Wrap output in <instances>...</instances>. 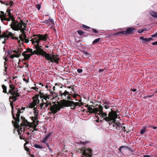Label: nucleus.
Returning a JSON list of instances; mask_svg holds the SVG:
<instances>
[{"label": "nucleus", "instance_id": "nucleus-1", "mask_svg": "<svg viewBox=\"0 0 157 157\" xmlns=\"http://www.w3.org/2000/svg\"><path fill=\"white\" fill-rule=\"evenodd\" d=\"M35 48L39 55L44 56L45 58L48 61L52 62H55L57 63H58L59 60V55L57 54H51L47 53L44 51L42 48H40L39 47L35 46Z\"/></svg>", "mask_w": 157, "mask_h": 157}, {"label": "nucleus", "instance_id": "nucleus-2", "mask_svg": "<svg viewBox=\"0 0 157 157\" xmlns=\"http://www.w3.org/2000/svg\"><path fill=\"white\" fill-rule=\"evenodd\" d=\"M98 107L100 117H102V118H103L102 120H101L100 122H101L103 120H105L107 122H111L113 120H114L117 117L118 115L117 113V111L111 110V111L109 113L108 116H107V113H106L103 112L102 106L101 105H99L98 106Z\"/></svg>", "mask_w": 157, "mask_h": 157}, {"label": "nucleus", "instance_id": "nucleus-3", "mask_svg": "<svg viewBox=\"0 0 157 157\" xmlns=\"http://www.w3.org/2000/svg\"><path fill=\"white\" fill-rule=\"evenodd\" d=\"M2 89H3V92L6 94L10 96V94L9 93V92L11 91L12 93H17L18 92V90L17 88H16L15 86L10 81L9 82V87L8 91L7 90V87L4 85H2Z\"/></svg>", "mask_w": 157, "mask_h": 157}, {"label": "nucleus", "instance_id": "nucleus-4", "mask_svg": "<svg viewBox=\"0 0 157 157\" xmlns=\"http://www.w3.org/2000/svg\"><path fill=\"white\" fill-rule=\"evenodd\" d=\"M35 37L32 38L31 40L33 44H34L35 43H38L40 42V40L46 41L47 39V37H48V36L47 34H45L44 35L42 34L34 35L33 36Z\"/></svg>", "mask_w": 157, "mask_h": 157}, {"label": "nucleus", "instance_id": "nucleus-5", "mask_svg": "<svg viewBox=\"0 0 157 157\" xmlns=\"http://www.w3.org/2000/svg\"><path fill=\"white\" fill-rule=\"evenodd\" d=\"M9 93L10 94V96L9 97V100L10 102V105L11 107L12 111H13V103L17 100L18 98L21 95L18 92L17 93L14 92V93H12L11 91H10Z\"/></svg>", "mask_w": 157, "mask_h": 157}, {"label": "nucleus", "instance_id": "nucleus-6", "mask_svg": "<svg viewBox=\"0 0 157 157\" xmlns=\"http://www.w3.org/2000/svg\"><path fill=\"white\" fill-rule=\"evenodd\" d=\"M137 31V30L133 27L127 28L125 31L117 33L116 34L119 35L133 34Z\"/></svg>", "mask_w": 157, "mask_h": 157}, {"label": "nucleus", "instance_id": "nucleus-7", "mask_svg": "<svg viewBox=\"0 0 157 157\" xmlns=\"http://www.w3.org/2000/svg\"><path fill=\"white\" fill-rule=\"evenodd\" d=\"M72 93V92H71L70 93L66 90H65L64 92H63L61 90H60L59 92V96H60L61 98L63 99H67L72 100V99L71 98L70 96L72 95V94H71Z\"/></svg>", "mask_w": 157, "mask_h": 157}, {"label": "nucleus", "instance_id": "nucleus-8", "mask_svg": "<svg viewBox=\"0 0 157 157\" xmlns=\"http://www.w3.org/2000/svg\"><path fill=\"white\" fill-rule=\"evenodd\" d=\"M17 23V21H15L13 23H11L10 25V28L13 30L15 31H19L20 30L22 34L25 33V30L26 28H22V27H20V26H17L16 23Z\"/></svg>", "mask_w": 157, "mask_h": 157}, {"label": "nucleus", "instance_id": "nucleus-9", "mask_svg": "<svg viewBox=\"0 0 157 157\" xmlns=\"http://www.w3.org/2000/svg\"><path fill=\"white\" fill-rule=\"evenodd\" d=\"M58 106V104H54V105L50 106L49 108H48V109H49L51 112H49L48 114H50L52 113L53 114V115L56 113L58 111L57 110V106Z\"/></svg>", "mask_w": 157, "mask_h": 157}, {"label": "nucleus", "instance_id": "nucleus-10", "mask_svg": "<svg viewBox=\"0 0 157 157\" xmlns=\"http://www.w3.org/2000/svg\"><path fill=\"white\" fill-rule=\"evenodd\" d=\"M67 101H66V102L68 103V105L67 106H69V107H73V108H71V109H75L76 107L77 106H81V105H80V103L78 102H74L73 101L70 100Z\"/></svg>", "mask_w": 157, "mask_h": 157}, {"label": "nucleus", "instance_id": "nucleus-11", "mask_svg": "<svg viewBox=\"0 0 157 157\" xmlns=\"http://www.w3.org/2000/svg\"><path fill=\"white\" fill-rule=\"evenodd\" d=\"M16 109L17 110V113L16 114V117H15V115L13 113V111H12V114L13 118L14 119L15 121H18L19 122L20 119L19 117L20 116V113H22L23 111L21 112L19 109L16 108Z\"/></svg>", "mask_w": 157, "mask_h": 157}, {"label": "nucleus", "instance_id": "nucleus-12", "mask_svg": "<svg viewBox=\"0 0 157 157\" xmlns=\"http://www.w3.org/2000/svg\"><path fill=\"white\" fill-rule=\"evenodd\" d=\"M66 101H67L65 99H63L60 102H61V104L60 105H58V106L57 107V111H59L62 108H64V107H69V106H67L68 105V104Z\"/></svg>", "mask_w": 157, "mask_h": 157}, {"label": "nucleus", "instance_id": "nucleus-13", "mask_svg": "<svg viewBox=\"0 0 157 157\" xmlns=\"http://www.w3.org/2000/svg\"><path fill=\"white\" fill-rule=\"evenodd\" d=\"M111 123V125L113 126V130L115 131L117 129V128H119V130L120 129V126H121V124L119 122H116V119L114 120H113Z\"/></svg>", "mask_w": 157, "mask_h": 157}, {"label": "nucleus", "instance_id": "nucleus-14", "mask_svg": "<svg viewBox=\"0 0 157 157\" xmlns=\"http://www.w3.org/2000/svg\"><path fill=\"white\" fill-rule=\"evenodd\" d=\"M82 154L85 156L84 157H92V151L90 148H86L83 152Z\"/></svg>", "mask_w": 157, "mask_h": 157}, {"label": "nucleus", "instance_id": "nucleus-15", "mask_svg": "<svg viewBox=\"0 0 157 157\" xmlns=\"http://www.w3.org/2000/svg\"><path fill=\"white\" fill-rule=\"evenodd\" d=\"M11 10L10 9H8L6 10V12L7 13V14H6L7 16H8L9 17L7 18L9 19L10 21V20L12 21L11 23H13L16 21L15 18L14 17L13 15L12 14V13H11Z\"/></svg>", "mask_w": 157, "mask_h": 157}, {"label": "nucleus", "instance_id": "nucleus-16", "mask_svg": "<svg viewBox=\"0 0 157 157\" xmlns=\"http://www.w3.org/2000/svg\"><path fill=\"white\" fill-rule=\"evenodd\" d=\"M40 97V99H42V101H43V99L47 101V99H49L50 98L51 95H48L47 94H44V93L42 92L41 91L39 92Z\"/></svg>", "mask_w": 157, "mask_h": 157}, {"label": "nucleus", "instance_id": "nucleus-17", "mask_svg": "<svg viewBox=\"0 0 157 157\" xmlns=\"http://www.w3.org/2000/svg\"><path fill=\"white\" fill-rule=\"evenodd\" d=\"M2 14L0 15V18L2 22H3L4 21H10V20L9 18H7L6 17L7 13H4V12L2 11H0V14Z\"/></svg>", "mask_w": 157, "mask_h": 157}, {"label": "nucleus", "instance_id": "nucleus-18", "mask_svg": "<svg viewBox=\"0 0 157 157\" xmlns=\"http://www.w3.org/2000/svg\"><path fill=\"white\" fill-rule=\"evenodd\" d=\"M21 118L22 120V122L21 124V126H30V123L28 121L23 117L21 116Z\"/></svg>", "mask_w": 157, "mask_h": 157}, {"label": "nucleus", "instance_id": "nucleus-19", "mask_svg": "<svg viewBox=\"0 0 157 157\" xmlns=\"http://www.w3.org/2000/svg\"><path fill=\"white\" fill-rule=\"evenodd\" d=\"M16 21L17 22L16 24L17 26H20V27H22L23 26L24 28H26L27 27L26 23L24 22L22 20H20L19 22H18V21Z\"/></svg>", "mask_w": 157, "mask_h": 157}, {"label": "nucleus", "instance_id": "nucleus-20", "mask_svg": "<svg viewBox=\"0 0 157 157\" xmlns=\"http://www.w3.org/2000/svg\"><path fill=\"white\" fill-rule=\"evenodd\" d=\"M99 107L98 108H95L94 109H93L92 108L90 107V106H89L88 108V109L89 111V112L90 113H93L94 112H96L97 111H99L98 110Z\"/></svg>", "mask_w": 157, "mask_h": 157}, {"label": "nucleus", "instance_id": "nucleus-21", "mask_svg": "<svg viewBox=\"0 0 157 157\" xmlns=\"http://www.w3.org/2000/svg\"><path fill=\"white\" fill-rule=\"evenodd\" d=\"M103 102L104 105V108L106 109H108L110 106V104L109 102L106 100H103Z\"/></svg>", "mask_w": 157, "mask_h": 157}, {"label": "nucleus", "instance_id": "nucleus-22", "mask_svg": "<svg viewBox=\"0 0 157 157\" xmlns=\"http://www.w3.org/2000/svg\"><path fill=\"white\" fill-rule=\"evenodd\" d=\"M43 23L46 24L49 23L50 24H52L54 23V21L52 19L49 18L48 20L44 21Z\"/></svg>", "mask_w": 157, "mask_h": 157}, {"label": "nucleus", "instance_id": "nucleus-23", "mask_svg": "<svg viewBox=\"0 0 157 157\" xmlns=\"http://www.w3.org/2000/svg\"><path fill=\"white\" fill-rule=\"evenodd\" d=\"M32 54H26L23 56H24V58L22 59V61H25L27 60L30 58Z\"/></svg>", "mask_w": 157, "mask_h": 157}, {"label": "nucleus", "instance_id": "nucleus-24", "mask_svg": "<svg viewBox=\"0 0 157 157\" xmlns=\"http://www.w3.org/2000/svg\"><path fill=\"white\" fill-rule=\"evenodd\" d=\"M19 38L20 40L22 42L25 41V42L26 43H28L29 40V39H27L26 38V39H24L23 37L22 36V35H20L19 37Z\"/></svg>", "mask_w": 157, "mask_h": 157}, {"label": "nucleus", "instance_id": "nucleus-25", "mask_svg": "<svg viewBox=\"0 0 157 157\" xmlns=\"http://www.w3.org/2000/svg\"><path fill=\"white\" fill-rule=\"evenodd\" d=\"M18 121H16V122L14 121H12V123L13 124L15 128H19L20 126L18 124Z\"/></svg>", "mask_w": 157, "mask_h": 157}, {"label": "nucleus", "instance_id": "nucleus-26", "mask_svg": "<svg viewBox=\"0 0 157 157\" xmlns=\"http://www.w3.org/2000/svg\"><path fill=\"white\" fill-rule=\"evenodd\" d=\"M36 105L34 103L32 102L31 103L29 104L28 105V107L29 108H30L31 109H32V108L34 109V108H36V107H35V106Z\"/></svg>", "mask_w": 157, "mask_h": 157}, {"label": "nucleus", "instance_id": "nucleus-27", "mask_svg": "<svg viewBox=\"0 0 157 157\" xmlns=\"http://www.w3.org/2000/svg\"><path fill=\"white\" fill-rule=\"evenodd\" d=\"M151 15L153 17L157 18V13L153 11H151L150 12Z\"/></svg>", "mask_w": 157, "mask_h": 157}, {"label": "nucleus", "instance_id": "nucleus-28", "mask_svg": "<svg viewBox=\"0 0 157 157\" xmlns=\"http://www.w3.org/2000/svg\"><path fill=\"white\" fill-rule=\"evenodd\" d=\"M153 39L151 37H149L148 38H145L144 40L142 41L143 43H145L146 41H149Z\"/></svg>", "mask_w": 157, "mask_h": 157}, {"label": "nucleus", "instance_id": "nucleus-29", "mask_svg": "<svg viewBox=\"0 0 157 157\" xmlns=\"http://www.w3.org/2000/svg\"><path fill=\"white\" fill-rule=\"evenodd\" d=\"M44 104L45 107L46 108L48 107L49 105L51 106L52 104L51 102L49 101H47L46 103H44Z\"/></svg>", "mask_w": 157, "mask_h": 157}, {"label": "nucleus", "instance_id": "nucleus-30", "mask_svg": "<svg viewBox=\"0 0 157 157\" xmlns=\"http://www.w3.org/2000/svg\"><path fill=\"white\" fill-rule=\"evenodd\" d=\"M38 115V114L37 115H36L35 117H32V120L33 121V123H35V121H38V118L37 117V116Z\"/></svg>", "mask_w": 157, "mask_h": 157}, {"label": "nucleus", "instance_id": "nucleus-31", "mask_svg": "<svg viewBox=\"0 0 157 157\" xmlns=\"http://www.w3.org/2000/svg\"><path fill=\"white\" fill-rule=\"evenodd\" d=\"M124 125V123H122L121 124V126H120V130H121V131H123L124 132H125V126H123V125Z\"/></svg>", "mask_w": 157, "mask_h": 157}, {"label": "nucleus", "instance_id": "nucleus-32", "mask_svg": "<svg viewBox=\"0 0 157 157\" xmlns=\"http://www.w3.org/2000/svg\"><path fill=\"white\" fill-rule=\"evenodd\" d=\"M4 68L5 69V71L4 72V74L5 75L6 74L7 69V68L8 65L6 63V62L4 63Z\"/></svg>", "mask_w": 157, "mask_h": 157}, {"label": "nucleus", "instance_id": "nucleus-33", "mask_svg": "<svg viewBox=\"0 0 157 157\" xmlns=\"http://www.w3.org/2000/svg\"><path fill=\"white\" fill-rule=\"evenodd\" d=\"M100 40V38H97V39H96L95 40H94L93 41L92 44H94L98 42H99V40Z\"/></svg>", "mask_w": 157, "mask_h": 157}, {"label": "nucleus", "instance_id": "nucleus-34", "mask_svg": "<svg viewBox=\"0 0 157 157\" xmlns=\"http://www.w3.org/2000/svg\"><path fill=\"white\" fill-rule=\"evenodd\" d=\"M44 102H42L40 104V108L41 109H45V107L44 106Z\"/></svg>", "mask_w": 157, "mask_h": 157}, {"label": "nucleus", "instance_id": "nucleus-35", "mask_svg": "<svg viewBox=\"0 0 157 157\" xmlns=\"http://www.w3.org/2000/svg\"><path fill=\"white\" fill-rule=\"evenodd\" d=\"M39 96H40L39 94H36L33 97V99H36L37 100H39Z\"/></svg>", "mask_w": 157, "mask_h": 157}, {"label": "nucleus", "instance_id": "nucleus-36", "mask_svg": "<svg viewBox=\"0 0 157 157\" xmlns=\"http://www.w3.org/2000/svg\"><path fill=\"white\" fill-rule=\"evenodd\" d=\"M6 33L7 34L8 33L7 35H8V36H9V37L10 36L11 37L14 35V34L12 33L11 32H9L8 30L6 31Z\"/></svg>", "mask_w": 157, "mask_h": 157}, {"label": "nucleus", "instance_id": "nucleus-37", "mask_svg": "<svg viewBox=\"0 0 157 157\" xmlns=\"http://www.w3.org/2000/svg\"><path fill=\"white\" fill-rule=\"evenodd\" d=\"M33 101H32L36 105H37V104H39L40 102V100H37L36 99H33Z\"/></svg>", "mask_w": 157, "mask_h": 157}, {"label": "nucleus", "instance_id": "nucleus-38", "mask_svg": "<svg viewBox=\"0 0 157 157\" xmlns=\"http://www.w3.org/2000/svg\"><path fill=\"white\" fill-rule=\"evenodd\" d=\"M34 147L35 148H40V149H42L43 148V147H42V146L39 145L37 144H35L34 145Z\"/></svg>", "mask_w": 157, "mask_h": 157}, {"label": "nucleus", "instance_id": "nucleus-39", "mask_svg": "<svg viewBox=\"0 0 157 157\" xmlns=\"http://www.w3.org/2000/svg\"><path fill=\"white\" fill-rule=\"evenodd\" d=\"M51 133H49L48 135H46L44 138L48 140V139L51 136Z\"/></svg>", "mask_w": 157, "mask_h": 157}, {"label": "nucleus", "instance_id": "nucleus-40", "mask_svg": "<svg viewBox=\"0 0 157 157\" xmlns=\"http://www.w3.org/2000/svg\"><path fill=\"white\" fill-rule=\"evenodd\" d=\"M0 2L2 4H4L7 6H8L9 4H8L7 1H2L0 0Z\"/></svg>", "mask_w": 157, "mask_h": 157}, {"label": "nucleus", "instance_id": "nucleus-41", "mask_svg": "<svg viewBox=\"0 0 157 157\" xmlns=\"http://www.w3.org/2000/svg\"><path fill=\"white\" fill-rule=\"evenodd\" d=\"M93 113L95 114V117L97 118H98V117H99L98 116V115H99L100 116V114L99 111H97L96 112H94Z\"/></svg>", "mask_w": 157, "mask_h": 157}, {"label": "nucleus", "instance_id": "nucleus-42", "mask_svg": "<svg viewBox=\"0 0 157 157\" xmlns=\"http://www.w3.org/2000/svg\"><path fill=\"white\" fill-rule=\"evenodd\" d=\"M37 126V124H33V128L34 129V130L32 131V132H33L34 130L37 131L38 130V129L36 128V127Z\"/></svg>", "mask_w": 157, "mask_h": 157}, {"label": "nucleus", "instance_id": "nucleus-43", "mask_svg": "<svg viewBox=\"0 0 157 157\" xmlns=\"http://www.w3.org/2000/svg\"><path fill=\"white\" fill-rule=\"evenodd\" d=\"M146 130L145 128H144L140 130V133L141 134H143L145 133Z\"/></svg>", "mask_w": 157, "mask_h": 157}, {"label": "nucleus", "instance_id": "nucleus-44", "mask_svg": "<svg viewBox=\"0 0 157 157\" xmlns=\"http://www.w3.org/2000/svg\"><path fill=\"white\" fill-rule=\"evenodd\" d=\"M50 94L52 95V96H53V97L54 98H57L58 96V95H57V94H56V95L55 96H54V95H53V94H55V93H54V92H51V93H50Z\"/></svg>", "mask_w": 157, "mask_h": 157}, {"label": "nucleus", "instance_id": "nucleus-45", "mask_svg": "<svg viewBox=\"0 0 157 157\" xmlns=\"http://www.w3.org/2000/svg\"><path fill=\"white\" fill-rule=\"evenodd\" d=\"M77 32L80 35H82L83 33H84V32L82 31L81 30H78L77 31Z\"/></svg>", "mask_w": 157, "mask_h": 157}, {"label": "nucleus", "instance_id": "nucleus-46", "mask_svg": "<svg viewBox=\"0 0 157 157\" xmlns=\"http://www.w3.org/2000/svg\"><path fill=\"white\" fill-rule=\"evenodd\" d=\"M23 50V49L21 48H18V49L17 52L19 54H21Z\"/></svg>", "mask_w": 157, "mask_h": 157}, {"label": "nucleus", "instance_id": "nucleus-47", "mask_svg": "<svg viewBox=\"0 0 157 157\" xmlns=\"http://www.w3.org/2000/svg\"><path fill=\"white\" fill-rule=\"evenodd\" d=\"M37 54V55H38V53L37 52L36 50H34V51H33V50H32V52H31V54H32V55H34V54Z\"/></svg>", "mask_w": 157, "mask_h": 157}, {"label": "nucleus", "instance_id": "nucleus-48", "mask_svg": "<svg viewBox=\"0 0 157 157\" xmlns=\"http://www.w3.org/2000/svg\"><path fill=\"white\" fill-rule=\"evenodd\" d=\"M24 148H25V150L27 152H29V153H30V151H29V149L26 147V145H25V146L24 145Z\"/></svg>", "mask_w": 157, "mask_h": 157}, {"label": "nucleus", "instance_id": "nucleus-49", "mask_svg": "<svg viewBox=\"0 0 157 157\" xmlns=\"http://www.w3.org/2000/svg\"><path fill=\"white\" fill-rule=\"evenodd\" d=\"M47 140L46 139H45V138H44L41 141V142L42 143H45L46 144V143H46V141Z\"/></svg>", "mask_w": 157, "mask_h": 157}, {"label": "nucleus", "instance_id": "nucleus-50", "mask_svg": "<svg viewBox=\"0 0 157 157\" xmlns=\"http://www.w3.org/2000/svg\"><path fill=\"white\" fill-rule=\"evenodd\" d=\"M37 44L36 45H35V43L34 44H33L35 46H36V47H39L40 48H43L42 46H41V45H40L39 44V43H36Z\"/></svg>", "mask_w": 157, "mask_h": 157}, {"label": "nucleus", "instance_id": "nucleus-51", "mask_svg": "<svg viewBox=\"0 0 157 157\" xmlns=\"http://www.w3.org/2000/svg\"><path fill=\"white\" fill-rule=\"evenodd\" d=\"M25 143L24 144V145L25 146L26 144H28L29 142V139L28 138L26 139L25 140Z\"/></svg>", "mask_w": 157, "mask_h": 157}, {"label": "nucleus", "instance_id": "nucleus-52", "mask_svg": "<svg viewBox=\"0 0 157 157\" xmlns=\"http://www.w3.org/2000/svg\"><path fill=\"white\" fill-rule=\"evenodd\" d=\"M6 33V32L5 33H3V34L1 35V36H0V38L5 37Z\"/></svg>", "mask_w": 157, "mask_h": 157}, {"label": "nucleus", "instance_id": "nucleus-53", "mask_svg": "<svg viewBox=\"0 0 157 157\" xmlns=\"http://www.w3.org/2000/svg\"><path fill=\"white\" fill-rule=\"evenodd\" d=\"M82 27L84 28L83 29L84 30H86L85 28H87V29H90V27L85 25H82Z\"/></svg>", "mask_w": 157, "mask_h": 157}, {"label": "nucleus", "instance_id": "nucleus-54", "mask_svg": "<svg viewBox=\"0 0 157 157\" xmlns=\"http://www.w3.org/2000/svg\"><path fill=\"white\" fill-rule=\"evenodd\" d=\"M41 7V6L40 4H37L36 5V8L38 9V10H40Z\"/></svg>", "mask_w": 157, "mask_h": 157}, {"label": "nucleus", "instance_id": "nucleus-55", "mask_svg": "<svg viewBox=\"0 0 157 157\" xmlns=\"http://www.w3.org/2000/svg\"><path fill=\"white\" fill-rule=\"evenodd\" d=\"M14 57H19L21 56V54L17 53L16 54H14Z\"/></svg>", "mask_w": 157, "mask_h": 157}, {"label": "nucleus", "instance_id": "nucleus-56", "mask_svg": "<svg viewBox=\"0 0 157 157\" xmlns=\"http://www.w3.org/2000/svg\"><path fill=\"white\" fill-rule=\"evenodd\" d=\"M26 49L27 50V52H30L31 53L32 52V50H33L32 49L29 48H28Z\"/></svg>", "mask_w": 157, "mask_h": 157}, {"label": "nucleus", "instance_id": "nucleus-57", "mask_svg": "<svg viewBox=\"0 0 157 157\" xmlns=\"http://www.w3.org/2000/svg\"><path fill=\"white\" fill-rule=\"evenodd\" d=\"M92 30L93 32L95 33H99V32L97 31L95 29L92 28Z\"/></svg>", "mask_w": 157, "mask_h": 157}, {"label": "nucleus", "instance_id": "nucleus-58", "mask_svg": "<svg viewBox=\"0 0 157 157\" xmlns=\"http://www.w3.org/2000/svg\"><path fill=\"white\" fill-rule=\"evenodd\" d=\"M77 72L79 73L82 72L83 70L81 69H78L77 70Z\"/></svg>", "mask_w": 157, "mask_h": 157}, {"label": "nucleus", "instance_id": "nucleus-59", "mask_svg": "<svg viewBox=\"0 0 157 157\" xmlns=\"http://www.w3.org/2000/svg\"><path fill=\"white\" fill-rule=\"evenodd\" d=\"M21 35H22V37L23 36V37H24V38H23L24 39H26V37H27V36L25 34V33H24L22 34Z\"/></svg>", "mask_w": 157, "mask_h": 157}, {"label": "nucleus", "instance_id": "nucleus-60", "mask_svg": "<svg viewBox=\"0 0 157 157\" xmlns=\"http://www.w3.org/2000/svg\"><path fill=\"white\" fill-rule=\"evenodd\" d=\"M33 110H34V114L36 116V115H37V114H36V111L38 110H37L36 108H34V109H33Z\"/></svg>", "mask_w": 157, "mask_h": 157}, {"label": "nucleus", "instance_id": "nucleus-61", "mask_svg": "<svg viewBox=\"0 0 157 157\" xmlns=\"http://www.w3.org/2000/svg\"><path fill=\"white\" fill-rule=\"evenodd\" d=\"M151 36L153 37H157V32L155 34L151 35Z\"/></svg>", "mask_w": 157, "mask_h": 157}, {"label": "nucleus", "instance_id": "nucleus-62", "mask_svg": "<svg viewBox=\"0 0 157 157\" xmlns=\"http://www.w3.org/2000/svg\"><path fill=\"white\" fill-rule=\"evenodd\" d=\"M82 52L86 55H89V54L88 52H87L85 51H83Z\"/></svg>", "mask_w": 157, "mask_h": 157}, {"label": "nucleus", "instance_id": "nucleus-63", "mask_svg": "<svg viewBox=\"0 0 157 157\" xmlns=\"http://www.w3.org/2000/svg\"><path fill=\"white\" fill-rule=\"evenodd\" d=\"M46 144L47 145V147H48L49 150H50V151L51 152H52V149L50 148V147H49V144L48 143H46Z\"/></svg>", "mask_w": 157, "mask_h": 157}, {"label": "nucleus", "instance_id": "nucleus-64", "mask_svg": "<svg viewBox=\"0 0 157 157\" xmlns=\"http://www.w3.org/2000/svg\"><path fill=\"white\" fill-rule=\"evenodd\" d=\"M152 155H143L144 157H152Z\"/></svg>", "mask_w": 157, "mask_h": 157}]
</instances>
